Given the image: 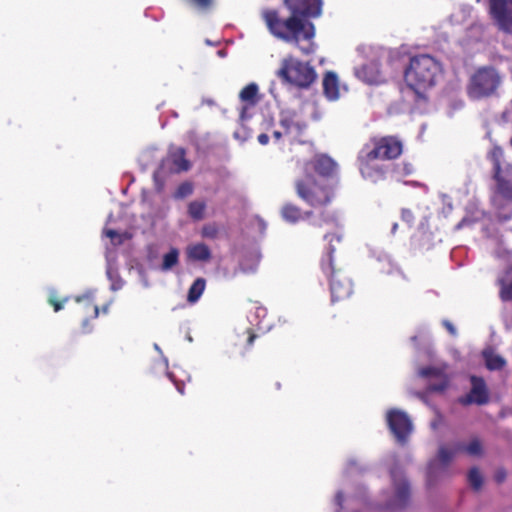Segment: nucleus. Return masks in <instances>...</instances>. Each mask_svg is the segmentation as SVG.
Segmentation results:
<instances>
[{
    "instance_id": "obj_1",
    "label": "nucleus",
    "mask_w": 512,
    "mask_h": 512,
    "mask_svg": "<svg viewBox=\"0 0 512 512\" xmlns=\"http://www.w3.org/2000/svg\"><path fill=\"white\" fill-rule=\"evenodd\" d=\"M284 4L290 11L287 18L280 17L273 9L262 11L269 32L277 39L294 44L304 54L313 53L315 27L307 18L321 15L323 0H284Z\"/></svg>"
},
{
    "instance_id": "obj_2",
    "label": "nucleus",
    "mask_w": 512,
    "mask_h": 512,
    "mask_svg": "<svg viewBox=\"0 0 512 512\" xmlns=\"http://www.w3.org/2000/svg\"><path fill=\"white\" fill-rule=\"evenodd\" d=\"M441 73L439 61L428 54H421L410 59L404 71V80L418 98L425 99V92L436 84Z\"/></svg>"
},
{
    "instance_id": "obj_3",
    "label": "nucleus",
    "mask_w": 512,
    "mask_h": 512,
    "mask_svg": "<svg viewBox=\"0 0 512 512\" xmlns=\"http://www.w3.org/2000/svg\"><path fill=\"white\" fill-rule=\"evenodd\" d=\"M277 76L284 82L298 88H309L316 80L315 69L306 62L293 56H287L281 61Z\"/></svg>"
},
{
    "instance_id": "obj_4",
    "label": "nucleus",
    "mask_w": 512,
    "mask_h": 512,
    "mask_svg": "<svg viewBox=\"0 0 512 512\" xmlns=\"http://www.w3.org/2000/svg\"><path fill=\"white\" fill-rule=\"evenodd\" d=\"M502 84V76L493 67H481L470 77L467 94L473 100L494 96Z\"/></svg>"
},
{
    "instance_id": "obj_5",
    "label": "nucleus",
    "mask_w": 512,
    "mask_h": 512,
    "mask_svg": "<svg viewBox=\"0 0 512 512\" xmlns=\"http://www.w3.org/2000/svg\"><path fill=\"white\" fill-rule=\"evenodd\" d=\"M461 450H465L469 455L476 456L482 451L481 443L474 439L466 447L461 444H454L451 447L441 446L438 455L428 465L427 478L431 485L438 476L444 474L446 467L455 455Z\"/></svg>"
},
{
    "instance_id": "obj_6",
    "label": "nucleus",
    "mask_w": 512,
    "mask_h": 512,
    "mask_svg": "<svg viewBox=\"0 0 512 512\" xmlns=\"http://www.w3.org/2000/svg\"><path fill=\"white\" fill-rule=\"evenodd\" d=\"M296 191L303 201L313 207L328 204L333 196L330 187L317 181L310 174H305L302 179L297 180Z\"/></svg>"
},
{
    "instance_id": "obj_7",
    "label": "nucleus",
    "mask_w": 512,
    "mask_h": 512,
    "mask_svg": "<svg viewBox=\"0 0 512 512\" xmlns=\"http://www.w3.org/2000/svg\"><path fill=\"white\" fill-rule=\"evenodd\" d=\"M334 248L330 247L327 254L321 260L322 271L330 279V290L332 301L342 300L349 297L352 293V283L341 274L334 275L332 254Z\"/></svg>"
},
{
    "instance_id": "obj_8",
    "label": "nucleus",
    "mask_w": 512,
    "mask_h": 512,
    "mask_svg": "<svg viewBox=\"0 0 512 512\" xmlns=\"http://www.w3.org/2000/svg\"><path fill=\"white\" fill-rule=\"evenodd\" d=\"M190 168L188 160L185 159V151L179 147H173L170 149L167 158L162 162L161 167L154 173V180L156 183L160 181L166 172V169L170 172H182L187 171Z\"/></svg>"
},
{
    "instance_id": "obj_9",
    "label": "nucleus",
    "mask_w": 512,
    "mask_h": 512,
    "mask_svg": "<svg viewBox=\"0 0 512 512\" xmlns=\"http://www.w3.org/2000/svg\"><path fill=\"white\" fill-rule=\"evenodd\" d=\"M489 12L499 29L512 33V0H489Z\"/></svg>"
},
{
    "instance_id": "obj_10",
    "label": "nucleus",
    "mask_w": 512,
    "mask_h": 512,
    "mask_svg": "<svg viewBox=\"0 0 512 512\" xmlns=\"http://www.w3.org/2000/svg\"><path fill=\"white\" fill-rule=\"evenodd\" d=\"M393 482V496L388 500L386 506L388 509L403 508L409 499V486L402 473L396 469L391 470Z\"/></svg>"
},
{
    "instance_id": "obj_11",
    "label": "nucleus",
    "mask_w": 512,
    "mask_h": 512,
    "mask_svg": "<svg viewBox=\"0 0 512 512\" xmlns=\"http://www.w3.org/2000/svg\"><path fill=\"white\" fill-rule=\"evenodd\" d=\"M387 422L391 432L399 442L406 440L412 431V423L407 414L401 410H391L387 413Z\"/></svg>"
},
{
    "instance_id": "obj_12",
    "label": "nucleus",
    "mask_w": 512,
    "mask_h": 512,
    "mask_svg": "<svg viewBox=\"0 0 512 512\" xmlns=\"http://www.w3.org/2000/svg\"><path fill=\"white\" fill-rule=\"evenodd\" d=\"M402 153V143L395 137H383L369 150V157L379 159H393Z\"/></svg>"
},
{
    "instance_id": "obj_13",
    "label": "nucleus",
    "mask_w": 512,
    "mask_h": 512,
    "mask_svg": "<svg viewBox=\"0 0 512 512\" xmlns=\"http://www.w3.org/2000/svg\"><path fill=\"white\" fill-rule=\"evenodd\" d=\"M377 159L378 158H370L369 151H366V149L362 150L359 155L360 172L365 179L372 182H377L384 176L383 169L375 163Z\"/></svg>"
},
{
    "instance_id": "obj_14",
    "label": "nucleus",
    "mask_w": 512,
    "mask_h": 512,
    "mask_svg": "<svg viewBox=\"0 0 512 512\" xmlns=\"http://www.w3.org/2000/svg\"><path fill=\"white\" fill-rule=\"evenodd\" d=\"M470 380L471 390L466 396L460 398V402L464 405L485 404L488 401V391L484 380L476 376H472Z\"/></svg>"
},
{
    "instance_id": "obj_15",
    "label": "nucleus",
    "mask_w": 512,
    "mask_h": 512,
    "mask_svg": "<svg viewBox=\"0 0 512 512\" xmlns=\"http://www.w3.org/2000/svg\"><path fill=\"white\" fill-rule=\"evenodd\" d=\"M314 170L319 176H331L337 170V164L328 156H317L313 161L307 162L304 166L305 174H310Z\"/></svg>"
},
{
    "instance_id": "obj_16",
    "label": "nucleus",
    "mask_w": 512,
    "mask_h": 512,
    "mask_svg": "<svg viewBox=\"0 0 512 512\" xmlns=\"http://www.w3.org/2000/svg\"><path fill=\"white\" fill-rule=\"evenodd\" d=\"M421 377L435 379L437 382L430 383L428 389L430 391H443L447 384L448 379L445 374V367H427L418 371Z\"/></svg>"
},
{
    "instance_id": "obj_17",
    "label": "nucleus",
    "mask_w": 512,
    "mask_h": 512,
    "mask_svg": "<svg viewBox=\"0 0 512 512\" xmlns=\"http://www.w3.org/2000/svg\"><path fill=\"white\" fill-rule=\"evenodd\" d=\"M355 75L357 78L368 84H379L384 81L379 63L376 61L365 64L360 68H356Z\"/></svg>"
},
{
    "instance_id": "obj_18",
    "label": "nucleus",
    "mask_w": 512,
    "mask_h": 512,
    "mask_svg": "<svg viewBox=\"0 0 512 512\" xmlns=\"http://www.w3.org/2000/svg\"><path fill=\"white\" fill-rule=\"evenodd\" d=\"M498 192L506 199L512 200V164L505 163L504 168L495 174Z\"/></svg>"
},
{
    "instance_id": "obj_19",
    "label": "nucleus",
    "mask_w": 512,
    "mask_h": 512,
    "mask_svg": "<svg viewBox=\"0 0 512 512\" xmlns=\"http://www.w3.org/2000/svg\"><path fill=\"white\" fill-rule=\"evenodd\" d=\"M266 316V308L258 304H254L249 310L247 318L251 326L255 327L257 331L265 333L271 329V324L266 319Z\"/></svg>"
},
{
    "instance_id": "obj_20",
    "label": "nucleus",
    "mask_w": 512,
    "mask_h": 512,
    "mask_svg": "<svg viewBox=\"0 0 512 512\" xmlns=\"http://www.w3.org/2000/svg\"><path fill=\"white\" fill-rule=\"evenodd\" d=\"M185 254L187 260L191 262H208L212 256L210 248L203 242L188 245Z\"/></svg>"
},
{
    "instance_id": "obj_21",
    "label": "nucleus",
    "mask_w": 512,
    "mask_h": 512,
    "mask_svg": "<svg viewBox=\"0 0 512 512\" xmlns=\"http://www.w3.org/2000/svg\"><path fill=\"white\" fill-rule=\"evenodd\" d=\"M323 91L326 98L335 101L340 97L338 77L334 72H327L323 79Z\"/></svg>"
},
{
    "instance_id": "obj_22",
    "label": "nucleus",
    "mask_w": 512,
    "mask_h": 512,
    "mask_svg": "<svg viewBox=\"0 0 512 512\" xmlns=\"http://www.w3.org/2000/svg\"><path fill=\"white\" fill-rule=\"evenodd\" d=\"M497 284L500 287L499 295L501 300H512V266L498 276Z\"/></svg>"
},
{
    "instance_id": "obj_23",
    "label": "nucleus",
    "mask_w": 512,
    "mask_h": 512,
    "mask_svg": "<svg viewBox=\"0 0 512 512\" xmlns=\"http://www.w3.org/2000/svg\"><path fill=\"white\" fill-rule=\"evenodd\" d=\"M280 125L284 130V134L288 135L293 132H299L301 130V126L296 121V114L293 111H282L280 115Z\"/></svg>"
},
{
    "instance_id": "obj_24",
    "label": "nucleus",
    "mask_w": 512,
    "mask_h": 512,
    "mask_svg": "<svg viewBox=\"0 0 512 512\" xmlns=\"http://www.w3.org/2000/svg\"><path fill=\"white\" fill-rule=\"evenodd\" d=\"M107 259V267H106V274L108 279L111 282V290L117 291L122 288L123 281L121 277L118 274V271L116 267H114V256H112L110 253L106 256Z\"/></svg>"
},
{
    "instance_id": "obj_25",
    "label": "nucleus",
    "mask_w": 512,
    "mask_h": 512,
    "mask_svg": "<svg viewBox=\"0 0 512 512\" xmlns=\"http://www.w3.org/2000/svg\"><path fill=\"white\" fill-rule=\"evenodd\" d=\"M281 215L286 222L294 224L308 216L309 213H302L300 208L293 204H285L282 207Z\"/></svg>"
},
{
    "instance_id": "obj_26",
    "label": "nucleus",
    "mask_w": 512,
    "mask_h": 512,
    "mask_svg": "<svg viewBox=\"0 0 512 512\" xmlns=\"http://www.w3.org/2000/svg\"><path fill=\"white\" fill-rule=\"evenodd\" d=\"M206 287V281L203 278H197L188 291L187 300L190 303H196L202 296Z\"/></svg>"
},
{
    "instance_id": "obj_27",
    "label": "nucleus",
    "mask_w": 512,
    "mask_h": 512,
    "mask_svg": "<svg viewBox=\"0 0 512 512\" xmlns=\"http://www.w3.org/2000/svg\"><path fill=\"white\" fill-rule=\"evenodd\" d=\"M258 86L255 83H250L244 87L240 92V99L245 102L248 106L256 104L258 100Z\"/></svg>"
},
{
    "instance_id": "obj_28",
    "label": "nucleus",
    "mask_w": 512,
    "mask_h": 512,
    "mask_svg": "<svg viewBox=\"0 0 512 512\" xmlns=\"http://www.w3.org/2000/svg\"><path fill=\"white\" fill-rule=\"evenodd\" d=\"M483 356L486 362V366L490 370L500 369L505 364L504 359L501 356L494 354L492 351H484Z\"/></svg>"
},
{
    "instance_id": "obj_29",
    "label": "nucleus",
    "mask_w": 512,
    "mask_h": 512,
    "mask_svg": "<svg viewBox=\"0 0 512 512\" xmlns=\"http://www.w3.org/2000/svg\"><path fill=\"white\" fill-rule=\"evenodd\" d=\"M179 260V250L176 248H171L168 253L163 256V262L161 264L162 271L171 270Z\"/></svg>"
},
{
    "instance_id": "obj_30",
    "label": "nucleus",
    "mask_w": 512,
    "mask_h": 512,
    "mask_svg": "<svg viewBox=\"0 0 512 512\" xmlns=\"http://www.w3.org/2000/svg\"><path fill=\"white\" fill-rule=\"evenodd\" d=\"M489 159L493 164L495 174L498 173L500 169L504 168L506 162L503 160V150L500 147H494L489 152Z\"/></svg>"
},
{
    "instance_id": "obj_31",
    "label": "nucleus",
    "mask_w": 512,
    "mask_h": 512,
    "mask_svg": "<svg viewBox=\"0 0 512 512\" xmlns=\"http://www.w3.org/2000/svg\"><path fill=\"white\" fill-rule=\"evenodd\" d=\"M206 204L203 201H193L189 204L188 213L195 220L204 218Z\"/></svg>"
},
{
    "instance_id": "obj_32",
    "label": "nucleus",
    "mask_w": 512,
    "mask_h": 512,
    "mask_svg": "<svg viewBox=\"0 0 512 512\" xmlns=\"http://www.w3.org/2000/svg\"><path fill=\"white\" fill-rule=\"evenodd\" d=\"M468 481L474 489L478 490L481 488L482 483H483V477H482L481 473L478 471V469L472 468L469 471Z\"/></svg>"
},
{
    "instance_id": "obj_33",
    "label": "nucleus",
    "mask_w": 512,
    "mask_h": 512,
    "mask_svg": "<svg viewBox=\"0 0 512 512\" xmlns=\"http://www.w3.org/2000/svg\"><path fill=\"white\" fill-rule=\"evenodd\" d=\"M84 300H87L89 302V305L92 307L93 309V313H94V318H97L98 315H99V308L98 306L94 305L93 304V300H94V291H88L87 293H85L83 296H79L76 298V301L77 302H82Z\"/></svg>"
},
{
    "instance_id": "obj_34",
    "label": "nucleus",
    "mask_w": 512,
    "mask_h": 512,
    "mask_svg": "<svg viewBox=\"0 0 512 512\" xmlns=\"http://www.w3.org/2000/svg\"><path fill=\"white\" fill-rule=\"evenodd\" d=\"M104 235L109 237L114 245L121 244L126 237V234H120L112 229H104Z\"/></svg>"
},
{
    "instance_id": "obj_35",
    "label": "nucleus",
    "mask_w": 512,
    "mask_h": 512,
    "mask_svg": "<svg viewBox=\"0 0 512 512\" xmlns=\"http://www.w3.org/2000/svg\"><path fill=\"white\" fill-rule=\"evenodd\" d=\"M192 192H193L192 184L189 182H185L178 187V189L175 193V197L181 199L186 196H189L190 194H192Z\"/></svg>"
},
{
    "instance_id": "obj_36",
    "label": "nucleus",
    "mask_w": 512,
    "mask_h": 512,
    "mask_svg": "<svg viewBox=\"0 0 512 512\" xmlns=\"http://www.w3.org/2000/svg\"><path fill=\"white\" fill-rule=\"evenodd\" d=\"M494 205L499 209L497 216L500 221H507L511 218V210L509 208L504 207L503 211H501V207L498 205L497 199L493 200Z\"/></svg>"
},
{
    "instance_id": "obj_37",
    "label": "nucleus",
    "mask_w": 512,
    "mask_h": 512,
    "mask_svg": "<svg viewBox=\"0 0 512 512\" xmlns=\"http://www.w3.org/2000/svg\"><path fill=\"white\" fill-rule=\"evenodd\" d=\"M218 233V229L214 225H205L202 228V236L206 238H214Z\"/></svg>"
},
{
    "instance_id": "obj_38",
    "label": "nucleus",
    "mask_w": 512,
    "mask_h": 512,
    "mask_svg": "<svg viewBox=\"0 0 512 512\" xmlns=\"http://www.w3.org/2000/svg\"><path fill=\"white\" fill-rule=\"evenodd\" d=\"M168 377L170 380L175 384L177 391L180 394H184V383L182 380H177L174 372H167Z\"/></svg>"
},
{
    "instance_id": "obj_39",
    "label": "nucleus",
    "mask_w": 512,
    "mask_h": 512,
    "mask_svg": "<svg viewBox=\"0 0 512 512\" xmlns=\"http://www.w3.org/2000/svg\"><path fill=\"white\" fill-rule=\"evenodd\" d=\"M199 9H207L211 6L212 0H190Z\"/></svg>"
},
{
    "instance_id": "obj_40",
    "label": "nucleus",
    "mask_w": 512,
    "mask_h": 512,
    "mask_svg": "<svg viewBox=\"0 0 512 512\" xmlns=\"http://www.w3.org/2000/svg\"><path fill=\"white\" fill-rule=\"evenodd\" d=\"M401 217L402 220L407 222L408 224H411L413 222V214L410 210L403 209Z\"/></svg>"
},
{
    "instance_id": "obj_41",
    "label": "nucleus",
    "mask_w": 512,
    "mask_h": 512,
    "mask_svg": "<svg viewBox=\"0 0 512 512\" xmlns=\"http://www.w3.org/2000/svg\"><path fill=\"white\" fill-rule=\"evenodd\" d=\"M49 302L53 305L55 312H58L63 307L61 303L57 302L54 299V294L53 293L50 294Z\"/></svg>"
},
{
    "instance_id": "obj_42",
    "label": "nucleus",
    "mask_w": 512,
    "mask_h": 512,
    "mask_svg": "<svg viewBox=\"0 0 512 512\" xmlns=\"http://www.w3.org/2000/svg\"><path fill=\"white\" fill-rule=\"evenodd\" d=\"M443 325L446 327V329L449 331L451 335H456V329L451 322L444 320Z\"/></svg>"
},
{
    "instance_id": "obj_43",
    "label": "nucleus",
    "mask_w": 512,
    "mask_h": 512,
    "mask_svg": "<svg viewBox=\"0 0 512 512\" xmlns=\"http://www.w3.org/2000/svg\"><path fill=\"white\" fill-rule=\"evenodd\" d=\"M258 142L261 144V145H266L268 142H269V137L267 134L265 133H262L258 136Z\"/></svg>"
},
{
    "instance_id": "obj_44",
    "label": "nucleus",
    "mask_w": 512,
    "mask_h": 512,
    "mask_svg": "<svg viewBox=\"0 0 512 512\" xmlns=\"http://www.w3.org/2000/svg\"><path fill=\"white\" fill-rule=\"evenodd\" d=\"M334 238L338 242L340 241V236H338V235H325V239L328 240L330 243L333 241Z\"/></svg>"
},
{
    "instance_id": "obj_45",
    "label": "nucleus",
    "mask_w": 512,
    "mask_h": 512,
    "mask_svg": "<svg viewBox=\"0 0 512 512\" xmlns=\"http://www.w3.org/2000/svg\"><path fill=\"white\" fill-rule=\"evenodd\" d=\"M283 134H284V132L274 131L273 138L275 139V141H279Z\"/></svg>"
},
{
    "instance_id": "obj_46",
    "label": "nucleus",
    "mask_w": 512,
    "mask_h": 512,
    "mask_svg": "<svg viewBox=\"0 0 512 512\" xmlns=\"http://www.w3.org/2000/svg\"><path fill=\"white\" fill-rule=\"evenodd\" d=\"M403 170L406 174H410L413 171V167L410 164H404Z\"/></svg>"
},
{
    "instance_id": "obj_47",
    "label": "nucleus",
    "mask_w": 512,
    "mask_h": 512,
    "mask_svg": "<svg viewBox=\"0 0 512 512\" xmlns=\"http://www.w3.org/2000/svg\"><path fill=\"white\" fill-rule=\"evenodd\" d=\"M342 500H343V496L341 493H338L335 497V501L337 503V505L341 506L342 505Z\"/></svg>"
},
{
    "instance_id": "obj_48",
    "label": "nucleus",
    "mask_w": 512,
    "mask_h": 512,
    "mask_svg": "<svg viewBox=\"0 0 512 512\" xmlns=\"http://www.w3.org/2000/svg\"><path fill=\"white\" fill-rule=\"evenodd\" d=\"M496 477H497V481L501 482L505 478V473L504 472H498Z\"/></svg>"
},
{
    "instance_id": "obj_49",
    "label": "nucleus",
    "mask_w": 512,
    "mask_h": 512,
    "mask_svg": "<svg viewBox=\"0 0 512 512\" xmlns=\"http://www.w3.org/2000/svg\"><path fill=\"white\" fill-rule=\"evenodd\" d=\"M256 335L252 332H250V335H249V338H248V343L251 345L255 339Z\"/></svg>"
},
{
    "instance_id": "obj_50",
    "label": "nucleus",
    "mask_w": 512,
    "mask_h": 512,
    "mask_svg": "<svg viewBox=\"0 0 512 512\" xmlns=\"http://www.w3.org/2000/svg\"><path fill=\"white\" fill-rule=\"evenodd\" d=\"M109 304L105 305L102 309L103 313H108Z\"/></svg>"
},
{
    "instance_id": "obj_51",
    "label": "nucleus",
    "mask_w": 512,
    "mask_h": 512,
    "mask_svg": "<svg viewBox=\"0 0 512 512\" xmlns=\"http://www.w3.org/2000/svg\"><path fill=\"white\" fill-rule=\"evenodd\" d=\"M398 225L397 223H394V225L392 226V233H394L397 229Z\"/></svg>"
},
{
    "instance_id": "obj_52",
    "label": "nucleus",
    "mask_w": 512,
    "mask_h": 512,
    "mask_svg": "<svg viewBox=\"0 0 512 512\" xmlns=\"http://www.w3.org/2000/svg\"><path fill=\"white\" fill-rule=\"evenodd\" d=\"M241 118L242 119H245V108H243L242 112H241Z\"/></svg>"
},
{
    "instance_id": "obj_53",
    "label": "nucleus",
    "mask_w": 512,
    "mask_h": 512,
    "mask_svg": "<svg viewBox=\"0 0 512 512\" xmlns=\"http://www.w3.org/2000/svg\"><path fill=\"white\" fill-rule=\"evenodd\" d=\"M112 217H113V216H112V214H110V215L108 216V220H107V222H108V223L112 221Z\"/></svg>"
},
{
    "instance_id": "obj_54",
    "label": "nucleus",
    "mask_w": 512,
    "mask_h": 512,
    "mask_svg": "<svg viewBox=\"0 0 512 512\" xmlns=\"http://www.w3.org/2000/svg\"><path fill=\"white\" fill-rule=\"evenodd\" d=\"M164 365H165V367L167 368V366H168V360H167L166 358H164Z\"/></svg>"
},
{
    "instance_id": "obj_55",
    "label": "nucleus",
    "mask_w": 512,
    "mask_h": 512,
    "mask_svg": "<svg viewBox=\"0 0 512 512\" xmlns=\"http://www.w3.org/2000/svg\"><path fill=\"white\" fill-rule=\"evenodd\" d=\"M155 349L158 350L159 352H161L159 346L157 344L154 345Z\"/></svg>"
},
{
    "instance_id": "obj_56",
    "label": "nucleus",
    "mask_w": 512,
    "mask_h": 512,
    "mask_svg": "<svg viewBox=\"0 0 512 512\" xmlns=\"http://www.w3.org/2000/svg\"><path fill=\"white\" fill-rule=\"evenodd\" d=\"M462 225H463V221H462V222H460V223L457 225V228H458V229H459V228H461V227H462Z\"/></svg>"
},
{
    "instance_id": "obj_57",
    "label": "nucleus",
    "mask_w": 512,
    "mask_h": 512,
    "mask_svg": "<svg viewBox=\"0 0 512 512\" xmlns=\"http://www.w3.org/2000/svg\"><path fill=\"white\" fill-rule=\"evenodd\" d=\"M86 324H87V321H86V320H85V321H83V327H85V326H86Z\"/></svg>"
},
{
    "instance_id": "obj_58",
    "label": "nucleus",
    "mask_w": 512,
    "mask_h": 512,
    "mask_svg": "<svg viewBox=\"0 0 512 512\" xmlns=\"http://www.w3.org/2000/svg\"><path fill=\"white\" fill-rule=\"evenodd\" d=\"M481 0H477V2H480Z\"/></svg>"
},
{
    "instance_id": "obj_59",
    "label": "nucleus",
    "mask_w": 512,
    "mask_h": 512,
    "mask_svg": "<svg viewBox=\"0 0 512 512\" xmlns=\"http://www.w3.org/2000/svg\"><path fill=\"white\" fill-rule=\"evenodd\" d=\"M511 145H512V138H511Z\"/></svg>"
}]
</instances>
